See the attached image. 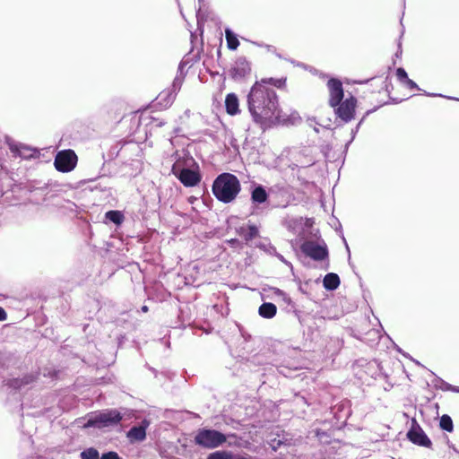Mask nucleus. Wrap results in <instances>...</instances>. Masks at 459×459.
I'll use <instances>...</instances> for the list:
<instances>
[{"label":"nucleus","mask_w":459,"mask_h":459,"mask_svg":"<svg viewBox=\"0 0 459 459\" xmlns=\"http://www.w3.org/2000/svg\"><path fill=\"white\" fill-rule=\"evenodd\" d=\"M286 77L281 78H263L260 81H255V82L260 83V87L265 89H271L269 86H273L277 89H283L286 86Z\"/></svg>","instance_id":"22"},{"label":"nucleus","mask_w":459,"mask_h":459,"mask_svg":"<svg viewBox=\"0 0 459 459\" xmlns=\"http://www.w3.org/2000/svg\"><path fill=\"white\" fill-rule=\"evenodd\" d=\"M448 391L459 393V386L452 385V389H449Z\"/></svg>","instance_id":"62"},{"label":"nucleus","mask_w":459,"mask_h":459,"mask_svg":"<svg viewBox=\"0 0 459 459\" xmlns=\"http://www.w3.org/2000/svg\"><path fill=\"white\" fill-rule=\"evenodd\" d=\"M406 437L416 446L426 448H430L432 446V441L415 419L411 420V428L407 431Z\"/></svg>","instance_id":"12"},{"label":"nucleus","mask_w":459,"mask_h":459,"mask_svg":"<svg viewBox=\"0 0 459 459\" xmlns=\"http://www.w3.org/2000/svg\"><path fill=\"white\" fill-rule=\"evenodd\" d=\"M403 84H405L411 90L420 91V88L418 86V84L413 80H411L410 78L407 81H405V82Z\"/></svg>","instance_id":"45"},{"label":"nucleus","mask_w":459,"mask_h":459,"mask_svg":"<svg viewBox=\"0 0 459 459\" xmlns=\"http://www.w3.org/2000/svg\"><path fill=\"white\" fill-rule=\"evenodd\" d=\"M431 375L433 376L432 384L435 388L440 389L442 391H448L449 389H452V385L443 380L441 377L437 376L434 372L430 371Z\"/></svg>","instance_id":"31"},{"label":"nucleus","mask_w":459,"mask_h":459,"mask_svg":"<svg viewBox=\"0 0 459 459\" xmlns=\"http://www.w3.org/2000/svg\"><path fill=\"white\" fill-rule=\"evenodd\" d=\"M104 217L106 222L113 223L117 227L121 226L125 221L124 212L119 210H109L105 212Z\"/></svg>","instance_id":"24"},{"label":"nucleus","mask_w":459,"mask_h":459,"mask_svg":"<svg viewBox=\"0 0 459 459\" xmlns=\"http://www.w3.org/2000/svg\"><path fill=\"white\" fill-rule=\"evenodd\" d=\"M225 38L227 42V48L230 50H236L239 46V40L238 35L230 29L225 28Z\"/></svg>","instance_id":"26"},{"label":"nucleus","mask_w":459,"mask_h":459,"mask_svg":"<svg viewBox=\"0 0 459 459\" xmlns=\"http://www.w3.org/2000/svg\"><path fill=\"white\" fill-rule=\"evenodd\" d=\"M241 190L240 181L238 177L230 172L219 174L213 180L212 192L215 198L223 203L233 202Z\"/></svg>","instance_id":"3"},{"label":"nucleus","mask_w":459,"mask_h":459,"mask_svg":"<svg viewBox=\"0 0 459 459\" xmlns=\"http://www.w3.org/2000/svg\"><path fill=\"white\" fill-rule=\"evenodd\" d=\"M207 459H240L238 455L230 451L220 450L211 453Z\"/></svg>","instance_id":"29"},{"label":"nucleus","mask_w":459,"mask_h":459,"mask_svg":"<svg viewBox=\"0 0 459 459\" xmlns=\"http://www.w3.org/2000/svg\"><path fill=\"white\" fill-rule=\"evenodd\" d=\"M184 78L185 77H181V75H176V77L174 78L173 82H172V84H171V87L169 88L171 91H173L176 95L178 94V92L180 91L181 89V86L183 84V81H184Z\"/></svg>","instance_id":"35"},{"label":"nucleus","mask_w":459,"mask_h":459,"mask_svg":"<svg viewBox=\"0 0 459 459\" xmlns=\"http://www.w3.org/2000/svg\"><path fill=\"white\" fill-rule=\"evenodd\" d=\"M188 308L186 307H179L178 308V325L175 327H183L185 328L186 325L190 324V316L188 314Z\"/></svg>","instance_id":"30"},{"label":"nucleus","mask_w":459,"mask_h":459,"mask_svg":"<svg viewBox=\"0 0 459 459\" xmlns=\"http://www.w3.org/2000/svg\"><path fill=\"white\" fill-rule=\"evenodd\" d=\"M357 103V98L351 94L348 98L342 100L340 104L332 106L331 108H333V112L336 116V121L340 120L341 122L347 124L354 119L356 116Z\"/></svg>","instance_id":"9"},{"label":"nucleus","mask_w":459,"mask_h":459,"mask_svg":"<svg viewBox=\"0 0 459 459\" xmlns=\"http://www.w3.org/2000/svg\"><path fill=\"white\" fill-rule=\"evenodd\" d=\"M358 132H359L358 131V127H354V128L351 129V141H353L355 139L356 134H357Z\"/></svg>","instance_id":"55"},{"label":"nucleus","mask_w":459,"mask_h":459,"mask_svg":"<svg viewBox=\"0 0 459 459\" xmlns=\"http://www.w3.org/2000/svg\"><path fill=\"white\" fill-rule=\"evenodd\" d=\"M77 155L74 150L66 149L58 152L54 160V166L59 172L67 173L76 167Z\"/></svg>","instance_id":"11"},{"label":"nucleus","mask_w":459,"mask_h":459,"mask_svg":"<svg viewBox=\"0 0 459 459\" xmlns=\"http://www.w3.org/2000/svg\"><path fill=\"white\" fill-rule=\"evenodd\" d=\"M341 280L337 273H328L323 279V286L326 290L333 291L340 286Z\"/></svg>","instance_id":"23"},{"label":"nucleus","mask_w":459,"mask_h":459,"mask_svg":"<svg viewBox=\"0 0 459 459\" xmlns=\"http://www.w3.org/2000/svg\"><path fill=\"white\" fill-rule=\"evenodd\" d=\"M352 142H353V141H351V140L350 139V141H348V142L346 143V144L344 145V149H343V153H344V154H346V153H347L348 149H349V146H350V144H351Z\"/></svg>","instance_id":"57"},{"label":"nucleus","mask_w":459,"mask_h":459,"mask_svg":"<svg viewBox=\"0 0 459 459\" xmlns=\"http://www.w3.org/2000/svg\"><path fill=\"white\" fill-rule=\"evenodd\" d=\"M321 151H322V152H323V154H324V156H325V158L326 160H328L330 161L334 160V157L330 155V152L332 151V145L331 144L328 143V144L323 145Z\"/></svg>","instance_id":"41"},{"label":"nucleus","mask_w":459,"mask_h":459,"mask_svg":"<svg viewBox=\"0 0 459 459\" xmlns=\"http://www.w3.org/2000/svg\"><path fill=\"white\" fill-rule=\"evenodd\" d=\"M447 444H448V446H449L450 448H452L455 452H456L457 454H459V450H457V449L455 448V446L453 444H450V442H449V441L447 442Z\"/></svg>","instance_id":"63"},{"label":"nucleus","mask_w":459,"mask_h":459,"mask_svg":"<svg viewBox=\"0 0 459 459\" xmlns=\"http://www.w3.org/2000/svg\"><path fill=\"white\" fill-rule=\"evenodd\" d=\"M290 62H291L292 64H294L295 65H297V66H300V67L307 68V65H306L305 64H303V63L295 62L294 60H290Z\"/></svg>","instance_id":"58"},{"label":"nucleus","mask_w":459,"mask_h":459,"mask_svg":"<svg viewBox=\"0 0 459 459\" xmlns=\"http://www.w3.org/2000/svg\"><path fill=\"white\" fill-rule=\"evenodd\" d=\"M100 459H121L119 455L115 451H108L103 453Z\"/></svg>","instance_id":"42"},{"label":"nucleus","mask_w":459,"mask_h":459,"mask_svg":"<svg viewBox=\"0 0 459 459\" xmlns=\"http://www.w3.org/2000/svg\"><path fill=\"white\" fill-rule=\"evenodd\" d=\"M204 0H198V3H199V8L196 12V18H197V23H198V30L201 31V34H203L204 32V29H203V25L200 22V11H201V4L203 3Z\"/></svg>","instance_id":"47"},{"label":"nucleus","mask_w":459,"mask_h":459,"mask_svg":"<svg viewBox=\"0 0 459 459\" xmlns=\"http://www.w3.org/2000/svg\"><path fill=\"white\" fill-rule=\"evenodd\" d=\"M4 142L0 137V160L4 156V145L6 144L14 158L22 160H36L39 158L38 149L31 148L26 144L17 143L8 135H4Z\"/></svg>","instance_id":"6"},{"label":"nucleus","mask_w":459,"mask_h":459,"mask_svg":"<svg viewBox=\"0 0 459 459\" xmlns=\"http://www.w3.org/2000/svg\"><path fill=\"white\" fill-rule=\"evenodd\" d=\"M150 420L143 419L140 423L134 425L127 432L126 437L130 442H142L146 438V430L150 426Z\"/></svg>","instance_id":"18"},{"label":"nucleus","mask_w":459,"mask_h":459,"mask_svg":"<svg viewBox=\"0 0 459 459\" xmlns=\"http://www.w3.org/2000/svg\"><path fill=\"white\" fill-rule=\"evenodd\" d=\"M255 247L271 255H273L277 252L276 247L273 245H272L268 240H266L265 242L259 241L255 244Z\"/></svg>","instance_id":"33"},{"label":"nucleus","mask_w":459,"mask_h":459,"mask_svg":"<svg viewBox=\"0 0 459 459\" xmlns=\"http://www.w3.org/2000/svg\"><path fill=\"white\" fill-rule=\"evenodd\" d=\"M123 413L117 409H104L88 414L85 428L105 429L121 423Z\"/></svg>","instance_id":"4"},{"label":"nucleus","mask_w":459,"mask_h":459,"mask_svg":"<svg viewBox=\"0 0 459 459\" xmlns=\"http://www.w3.org/2000/svg\"><path fill=\"white\" fill-rule=\"evenodd\" d=\"M439 427L446 432H453L454 423L452 418L448 414H443L439 419Z\"/></svg>","instance_id":"32"},{"label":"nucleus","mask_w":459,"mask_h":459,"mask_svg":"<svg viewBox=\"0 0 459 459\" xmlns=\"http://www.w3.org/2000/svg\"><path fill=\"white\" fill-rule=\"evenodd\" d=\"M15 188L16 186L8 176L0 177V204L4 206L13 204V201H16Z\"/></svg>","instance_id":"14"},{"label":"nucleus","mask_w":459,"mask_h":459,"mask_svg":"<svg viewBox=\"0 0 459 459\" xmlns=\"http://www.w3.org/2000/svg\"><path fill=\"white\" fill-rule=\"evenodd\" d=\"M396 77L398 81L402 83H404L405 81L409 79L408 74L403 67H398L396 69Z\"/></svg>","instance_id":"37"},{"label":"nucleus","mask_w":459,"mask_h":459,"mask_svg":"<svg viewBox=\"0 0 459 459\" xmlns=\"http://www.w3.org/2000/svg\"><path fill=\"white\" fill-rule=\"evenodd\" d=\"M391 102L394 104H398L403 101V100L395 99V98H390Z\"/></svg>","instance_id":"60"},{"label":"nucleus","mask_w":459,"mask_h":459,"mask_svg":"<svg viewBox=\"0 0 459 459\" xmlns=\"http://www.w3.org/2000/svg\"><path fill=\"white\" fill-rule=\"evenodd\" d=\"M141 311H142L143 313H146V312H148V311H149V307H148V306H146V305L142 306V307H141Z\"/></svg>","instance_id":"61"},{"label":"nucleus","mask_w":459,"mask_h":459,"mask_svg":"<svg viewBox=\"0 0 459 459\" xmlns=\"http://www.w3.org/2000/svg\"><path fill=\"white\" fill-rule=\"evenodd\" d=\"M281 301L284 304L282 309L287 313H293L297 317H299V314L301 311L296 308L294 301L287 294L284 298L281 299Z\"/></svg>","instance_id":"28"},{"label":"nucleus","mask_w":459,"mask_h":459,"mask_svg":"<svg viewBox=\"0 0 459 459\" xmlns=\"http://www.w3.org/2000/svg\"><path fill=\"white\" fill-rule=\"evenodd\" d=\"M153 126L156 127H161L162 126L165 125V121L153 118Z\"/></svg>","instance_id":"54"},{"label":"nucleus","mask_w":459,"mask_h":459,"mask_svg":"<svg viewBox=\"0 0 459 459\" xmlns=\"http://www.w3.org/2000/svg\"><path fill=\"white\" fill-rule=\"evenodd\" d=\"M225 108L229 115L235 116L240 112L239 101L237 94L228 93L225 98Z\"/></svg>","instance_id":"21"},{"label":"nucleus","mask_w":459,"mask_h":459,"mask_svg":"<svg viewBox=\"0 0 459 459\" xmlns=\"http://www.w3.org/2000/svg\"><path fill=\"white\" fill-rule=\"evenodd\" d=\"M299 167V164H297V163H294V162H292L291 164H290V165H289V168H290L291 170H294V169H298Z\"/></svg>","instance_id":"59"},{"label":"nucleus","mask_w":459,"mask_h":459,"mask_svg":"<svg viewBox=\"0 0 459 459\" xmlns=\"http://www.w3.org/2000/svg\"><path fill=\"white\" fill-rule=\"evenodd\" d=\"M340 234H341V238H342V241H343V243H344V245H345V248H346V250H347V252H348V262H349V264H350V265H351V251H350V247H349L348 243H347V241H346V239H345V238H344V235H343V233H342V226H341V225H340Z\"/></svg>","instance_id":"44"},{"label":"nucleus","mask_w":459,"mask_h":459,"mask_svg":"<svg viewBox=\"0 0 459 459\" xmlns=\"http://www.w3.org/2000/svg\"><path fill=\"white\" fill-rule=\"evenodd\" d=\"M266 444L273 451H279L280 455H283L284 451H287V447L291 445V438H289L288 435L283 431L281 433H271L267 437Z\"/></svg>","instance_id":"15"},{"label":"nucleus","mask_w":459,"mask_h":459,"mask_svg":"<svg viewBox=\"0 0 459 459\" xmlns=\"http://www.w3.org/2000/svg\"><path fill=\"white\" fill-rule=\"evenodd\" d=\"M171 172L186 187L198 186L203 178L198 163L190 154L178 157L172 165Z\"/></svg>","instance_id":"2"},{"label":"nucleus","mask_w":459,"mask_h":459,"mask_svg":"<svg viewBox=\"0 0 459 459\" xmlns=\"http://www.w3.org/2000/svg\"><path fill=\"white\" fill-rule=\"evenodd\" d=\"M299 249L307 257L316 262H322L327 260L329 257V250L324 240L320 242L305 240L301 243Z\"/></svg>","instance_id":"8"},{"label":"nucleus","mask_w":459,"mask_h":459,"mask_svg":"<svg viewBox=\"0 0 459 459\" xmlns=\"http://www.w3.org/2000/svg\"><path fill=\"white\" fill-rule=\"evenodd\" d=\"M185 65H186V62L184 60H182L178 65L177 75H181V77H185V73H184Z\"/></svg>","instance_id":"49"},{"label":"nucleus","mask_w":459,"mask_h":459,"mask_svg":"<svg viewBox=\"0 0 459 459\" xmlns=\"http://www.w3.org/2000/svg\"><path fill=\"white\" fill-rule=\"evenodd\" d=\"M229 437H236L235 434ZM228 441V435L208 428H202L196 431L195 436V443L200 447L213 449L222 446Z\"/></svg>","instance_id":"5"},{"label":"nucleus","mask_w":459,"mask_h":459,"mask_svg":"<svg viewBox=\"0 0 459 459\" xmlns=\"http://www.w3.org/2000/svg\"><path fill=\"white\" fill-rule=\"evenodd\" d=\"M110 153L112 155L115 154L116 156H117L119 153V150L117 149V146L112 147L110 150Z\"/></svg>","instance_id":"56"},{"label":"nucleus","mask_w":459,"mask_h":459,"mask_svg":"<svg viewBox=\"0 0 459 459\" xmlns=\"http://www.w3.org/2000/svg\"><path fill=\"white\" fill-rule=\"evenodd\" d=\"M247 361L255 366L273 365L279 368L269 348H265L255 354L247 356Z\"/></svg>","instance_id":"17"},{"label":"nucleus","mask_w":459,"mask_h":459,"mask_svg":"<svg viewBox=\"0 0 459 459\" xmlns=\"http://www.w3.org/2000/svg\"><path fill=\"white\" fill-rule=\"evenodd\" d=\"M251 71V62L246 56H238L228 70V76L230 80L242 83L250 76Z\"/></svg>","instance_id":"10"},{"label":"nucleus","mask_w":459,"mask_h":459,"mask_svg":"<svg viewBox=\"0 0 459 459\" xmlns=\"http://www.w3.org/2000/svg\"><path fill=\"white\" fill-rule=\"evenodd\" d=\"M424 95L429 96V97H443V98H446V99H449V100H459V99H457V98L445 96V95L440 94V93H430V92L424 91Z\"/></svg>","instance_id":"48"},{"label":"nucleus","mask_w":459,"mask_h":459,"mask_svg":"<svg viewBox=\"0 0 459 459\" xmlns=\"http://www.w3.org/2000/svg\"><path fill=\"white\" fill-rule=\"evenodd\" d=\"M81 459H100L99 451L94 447L86 448L80 454Z\"/></svg>","instance_id":"34"},{"label":"nucleus","mask_w":459,"mask_h":459,"mask_svg":"<svg viewBox=\"0 0 459 459\" xmlns=\"http://www.w3.org/2000/svg\"><path fill=\"white\" fill-rule=\"evenodd\" d=\"M273 255L276 256L281 262H282L283 264L288 265L290 268L292 274L294 275L293 265H292V264L290 262L286 260L284 258V256L282 255H281L280 253H278V252H276V254H274Z\"/></svg>","instance_id":"43"},{"label":"nucleus","mask_w":459,"mask_h":459,"mask_svg":"<svg viewBox=\"0 0 459 459\" xmlns=\"http://www.w3.org/2000/svg\"><path fill=\"white\" fill-rule=\"evenodd\" d=\"M48 183H41V182L33 181V182H31L30 184L29 188H30V191H33V190H46V189H48Z\"/></svg>","instance_id":"38"},{"label":"nucleus","mask_w":459,"mask_h":459,"mask_svg":"<svg viewBox=\"0 0 459 459\" xmlns=\"http://www.w3.org/2000/svg\"><path fill=\"white\" fill-rule=\"evenodd\" d=\"M396 350H397V351L402 353L404 357H409V355L407 353L403 352L401 348L397 347Z\"/></svg>","instance_id":"64"},{"label":"nucleus","mask_w":459,"mask_h":459,"mask_svg":"<svg viewBox=\"0 0 459 459\" xmlns=\"http://www.w3.org/2000/svg\"><path fill=\"white\" fill-rule=\"evenodd\" d=\"M250 215L259 216L269 204V193L261 184L253 182L250 186Z\"/></svg>","instance_id":"7"},{"label":"nucleus","mask_w":459,"mask_h":459,"mask_svg":"<svg viewBox=\"0 0 459 459\" xmlns=\"http://www.w3.org/2000/svg\"><path fill=\"white\" fill-rule=\"evenodd\" d=\"M296 403L299 404V403H303L304 404H307V400L304 396L296 394Z\"/></svg>","instance_id":"53"},{"label":"nucleus","mask_w":459,"mask_h":459,"mask_svg":"<svg viewBox=\"0 0 459 459\" xmlns=\"http://www.w3.org/2000/svg\"><path fill=\"white\" fill-rule=\"evenodd\" d=\"M277 313V307L272 302H264L258 308V314L261 317L271 319L275 316Z\"/></svg>","instance_id":"25"},{"label":"nucleus","mask_w":459,"mask_h":459,"mask_svg":"<svg viewBox=\"0 0 459 459\" xmlns=\"http://www.w3.org/2000/svg\"><path fill=\"white\" fill-rule=\"evenodd\" d=\"M403 49H402V42L399 40L397 45V50L394 54L396 58H400L402 56Z\"/></svg>","instance_id":"51"},{"label":"nucleus","mask_w":459,"mask_h":459,"mask_svg":"<svg viewBox=\"0 0 459 459\" xmlns=\"http://www.w3.org/2000/svg\"><path fill=\"white\" fill-rule=\"evenodd\" d=\"M236 233L249 244L253 239L259 236V228L255 224L242 225L235 229Z\"/></svg>","instance_id":"20"},{"label":"nucleus","mask_w":459,"mask_h":459,"mask_svg":"<svg viewBox=\"0 0 459 459\" xmlns=\"http://www.w3.org/2000/svg\"><path fill=\"white\" fill-rule=\"evenodd\" d=\"M127 166L134 167V171L126 172V174H127L129 177H135L141 170L140 161L137 160H131L130 163H125V168H126Z\"/></svg>","instance_id":"36"},{"label":"nucleus","mask_w":459,"mask_h":459,"mask_svg":"<svg viewBox=\"0 0 459 459\" xmlns=\"http://www.w3.org/2000/svg\"><path fill=\"white\" fill-rule=\"evenodd\" d=\"M39 373L37 370H31L22 374L17 377H12L6 380L5 385L14 391H20L34 384L39 378Z\"/></svg>","instance_id":"13"},{"label":"nucleus","mask_w":459,"mask_h":459,"mask_svg":"<svg viewBox=\"0 0 459 459\" xmlns=\"http://www.w3.org/2000/svg\"><path fill=\"white\" fill-rule=\"evenodd\" d=\"M176 96L169 89L164 90L157 96L152 106L154 108H168L174 102Z\"/></svg>","instance_id":"19"},{"label":"nucleus","mask_w":459,"mask_h":459,"mask_svg":"<svg viewBox=\"0 0 459 459\" xmlns=\"http://www.w3.org/2000/svg\"><path fill=\"white\" fill-rule=\"evenodd\" d=\"M270 290L273 291V293L275 296H277V297H279L281 299L284 298V296L287 295L286 292H284L282 290H281L279 288H276V287H271Z\"/></svg>","instance_id":"46"},{"label":"nucleus","mask_w":459,"mask_h":459,"mask_svg":"<svg viewBox=\"0 0 459 459\" xmlns=\"http://www.w3.org/2000/svg\"><path fill=\"white\" fill-rule=\"evenodd\" d=\"M327 87L329 90V100L328 104L330 107L340 104L344 99V89L342 82L340 79L331 77L327 82Z\"/></svg>","instance_id":"16"},{"label":"nucleus","mask_w":459,"mask_h":459,"mask_svg":"<svg viewBox=\"0 0 459 459\" xmlns=\"http://www.w3.org/2000/svg\"><path fill=\"white\" fill-rule=\"evenodd\" d=\"M315 437L322 444H330L332 440V431L324 430L321 429H315L311 432Z\"/></svg>","instance_id":"27"},{"label":"nucleus","mask_w":459,"mask_h":459,"mask_svg":"<svg viewBox=\"0 0 459 459\" xmlns=\"http://www.w3.org/2000/svg\"><path fill=\"white\" fill-rule=\"evenodd\" d=\"M226 243L232 248L235 249H242L243 248V243L238 238H230L227 239Z\"/></svg>","instance_id":"39"},{"label":"nucleus","mask_w":459,"mask_h":459,"mask_svg":"<svg viewBox=\"0 0 459 459\" xmlns=\"http://www.w3.org/2000/svg\"><path fill=\"white\" fill-rule=\"evenodd\" d=\"M247 99L248 111L256 124L281 123L289 125L294 124L295 120H300L296 112L289 117H282L276 91L273 89L262 88L258 82L252 85Z\"/></svg>","instance_id":"1"},{"label":"nucleus","mask_w":459,"mask_h":459,"mask_svg":"<svg viewBox=\"0 0 459 459\" xmlns=\"http://www.w3.org/2000/svg\"><path fill=\"white\" fill-rule=\"evenodd\" d=\"M377 108H378V107H375V108H371V109H368V111L363 115V117H361V119L359 121V124H361V125H362V124L364 123L365 119L367 118V117H368L369 114H371V113H373V112L377 111Z\"/></svg>","instance_id":"50"},{"label":"nucleus","mask_w":459,"mask_h":459,"mask_svg":"<svg viewBox=\"0 0 459 459\" xmlns=\"http://www.w3.org/2000/svg\"><path fill=\"white\" fill-rule=\"evenodd\" d=\"M349 401H344V402H342L339 405H338V411L339 412H343V416L344 417H348L351 413L350 411V408L348 406L349 404Z\"/></svg>","instance_id":"40"},{"label":"nucleus","mask_w":459,"mask_h":459,"mask_svg":"<svg viewBox=\"0 0 459 459\" xmlns=\"http://www.w3.org/2000/svg\"><path fill=\"white\" fill-rule=\"evenodd\" d=\"M7 319V313L4 307H0V322L5 321Z\"/></svg>","instance_id":"52"}]
</instances>
